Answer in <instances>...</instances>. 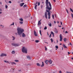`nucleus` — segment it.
Listing matches in <instances>:
<instances>
[{
  "instance_id": "obj_1",
  "label": "nucleus",
  "mask_w": 73,
  "mask_h": 73,
  "mask_svg": "<svg viewBox=\"0 0 73 73\" xmlns=\"http://www.w3.org/2000/svg\"><path fill=\"white\" fill-rule=\"evenodd\" d=\"M46 9L48 10H50L52 9V5L50 2H48V0H46Z\"/></svg>"
},
{
  "instance_id": "obj_2",
  "label": "nucleus",
  "mask_w": 73,
  "mask_h": 73,
  "mask_svg": "<svg viewBox=\"0 0 73 73\" xmlns=\"http://www.w3.org/2000/svg\"><path fill=\"white\" fill-rule=\"evenodd\" d=\"M17 31H18L17 33L19 35H21V34L23 32H24V30L23 29H22L21 28H18L17 29Z\"/></svg>"
},
{
  "instance_id": "obj_3",
  "label": "nucleus",
  "mask_w": 73,
  "mask_h": 73,
  "mask_svg": "<svg viewBox=\"0 0 73 73\" xmlns=\"http://www.w3.org/2000/svg\"><path fill=\"white\" fill-rule=\"evenodd\" d=\"M22 52L23 53H27V48L25 47H23L22 49Z\"/></svg>"
},
{
  "instance_id": "obj_4",
  "label": "nucleus",
  "mask_w": 73,
  "mask_h": 73,
  "mask_svg": "<svg viewBox=\"0 0 73 73\" xmlns=\"http://www.w3.org/2000/svg\"><path fill=\"white\" fill-rule=\"evenodd\" d=\"M46 12H48V19H50V13L49 11H50V10H48L47 9H46Z\"/></svg>"
},
{
  "instance_id": "obj_5",
  "label": "nucleus",
  "mask_w": 73,
  "mask_h": 73,
  "mask_svg": "<svg viewBox=\"0 0 73 73\" xmlns=\"http://www.w3.org/2000/svg\"><path fill=\"white\" fill-rule=\"evenodd\" d=\"M12 45L14 46H20V44L18 43H13L12 44Z\"/></svg>"
},
{
  "instance_id": "obj_6",
  "label": "nucleus",
  "mask_w": 73,
  "mask_h": 73,
  "mask_svg": "<svg viewBox=\"0 0 73 73\" xmlns=\"http://www.w3.org/2000/svg\"><path fill=\"white\" fill-rule=\"evenodd\" d=\"M3 56H7V54L4 53H2L0 55V57H3Z\"/></svg>"
},
{
  "instance_id": "obj_7",
  "label": "nucleus",
  "mask_w": 73,
  "mask_h": 73,
  "mask_svg": "<svg viewBox=\"0 0 73 73\" xmlns=\"http://www.w3.org/2000/svg\"><path fill=\"white\" fill-rule=\"evenodd\" d=\"M60 41H61L62 40V35H61V34H60Z\"/></svg>"
},
{
  "instance_id": "obj_8",
  "label": "nucleus",
  "mask_w": 73,
  "mask_h": 73,
  "mask_svg": "<svg viewBox=\"0 0 73 73\" xmlns=\"http://www.w3.org/2000/svg\"><path fill=\"white\" fill-rule=\"evenodd\" d=\"M45 16L46 19H48V15H47V13H46V12H45Z\"/></svg>"
},
{
  "instance_id": "obj_9",
  "label": "nucleus",
  "mask_w": 73,
  "mask_h": 73,
  "mask_svg": "<svg viewBox=\"0 0 73 73\" xmlns=\"http://www.w3.org/2000/svg\"><path fill=\"white\" fill-rule=\"evenodd\" d=\"M34 35L35 36H37V34L36 33V31L35 30L34 31Z\"/></svg>"
},
{
  "instance_id": "obj_10",
  "label": "nucleus",
  "mask_w": 73,
  "mask_h": 73,
  "mask_svg": "<svg viewBox=\"0 0 73 73\" xmlns=\"http://www.w3.org/2000/svg\"><path fill=\"white\" fill-rule=\"evenodd\" d=\"M48 62L50 64H51L52 63V60H48Z\"/></svg>"
},
{
  "instance_id": "obj_11",
  "label": "nucleus",
  "mask_w": 73,
  "mask_h": 73,
  "mask_svg": "<svg viewBox=\"0 0 73 73\" xmlns=\"http://www.w3.org/2000/svg\"><path fill=\"white\" fill-rule=\"evenodd\" d=\"M24 3H20L19 5L21 7H23V5H24Z\"/></svg>"
},
{
  "instance_id": "obj_12",
  "label": "nucleus",
  "mask_w": 73,
  "mask_h": 73,
  "mask_svg": "<svg viewBox=\"0 0 73 73\" xmlns=\"http://www.w3.org/2000/svg\"><path fill=\"white\" fill-rule=\"evenodd\" d=\"M45 63L46 64H48V62H49V60H46L45 61Z\"/></svg>"
},
{
  "instance_id": "obj_13",
  "label": "nucleus",
  "mask_w": 73,
  "mask_h": 73,
  "mask_svg": "<svg viewBox=\"0 0 73 73\" xmlns=\"http://www.w3.org/2000/svg\"><path fill=\"white\" fill-rule=\"evenodd\" d=\"M41 24V22L40 21H38V25H40Z\"/></svg>"
},
{
  "instance_id": "obj_14",
  "label": "nucleus",
  "mask_w": 73,
  "mask_h": 73,
  "mask_svg": "<svg viewBox=\"0 0 73 73\" xmlns=\"http://www.w3.org/2000/svg\"><path fill=\"white\" fill-rule=\"evenodd\" d=\"M22 36L23 37H25L26 35L25 34H24V33H23V34H22Z\"/></svg>"
},
{
  "instance_id": "obj_15",
  "label": "nucleus",
  "mask_w": 73,
  "mask_h": 73,
  "mask_svg": "<svg viewBox=\"0 0 73 73\" xmlns=\"http://www.w3.org/2000/svg\"><path fill=\"white\" fill-rule=\"evenodd\" d=\"M42 64L41 66V67H43L44 66V62H42Z\"/></svg>"
},
{
  "instance_id": "obj_16",
  "label": "nucleus",
  "mask_w": 73,
  "mask_h": 73,
  "mask_svg": "<svg viewBox=\"0 0 73 73\" xmlns=\"http://www.w3.org/2000/svg\"><path fill=\"white\" fill-rule=\"evenodd\" d=\"M4 62H6V63H9V61L7 60H4Z\"/></svg>"
},
{
  "instance_id": "obj_17",
  "label": "nucleus",
  "mask_w": 73,
  "mask_h": 73,
  "mask_svg": "<svg viewBox=\"0 0 73 73\" xmlns=\"http://www.w3.org/2000/svg\"><path fill=\"white\" fill-rule=\"evenodd\" d=\"M63 46L64 48H67V47H66V46L64 44L63 45Z\"/></svg>"
},
{
  "instance_id": "obj_18",
  "label": "nucleus",
  "mask_w": 73,
  "mask_h": 73,
  "mask_svg": "<svg viewBox=\"0 0 73 73\" xmlns=\"http://www.w3.org/2000/svg\"><path fill=\"white\" fill-rule=\"evenodd\" d=\"M19 20L21 21H23V19L22 18H20L19 19Z\"/></svg>"
},
{
  "instance_id": "obj_19",
  "label": "nucleus",
  "mask_w": 73,
  "mask_h": 73,
  "mask_svg": "<svg viewBox=\"0 0 73 73\" xmlns=\"http://www.w3.org/2000/svg\"><path fill=\"white\" fill-rule=\"evenodd\" d=\"M36 65L37 66H40V64L39 63H37Z\"/></svg>"
},
{
  "instance_id": "obj_20",
  "label": "nucleus",
  "mask_w": 73,
  "mask_h": 73,
  "mask_svg": "<svg viewBox=\"0 0 73 73\" xmlns=\"http://www.w3.org/2000/svg\"><path fill=\"white\" fill-rule=\"evenodd\" d=\"M27 58H29V60H31V57L29 56H27Z\"/></svg>"
},
{
  "instance_id": "obj_21",
  "label": "nucleus",
  "mask_w": 73,
  "mask_h": 73,
  "mask_svg": "<svg viewBox=\"0 0 73 73\" xmlns=\"http://www.w3.org/2000/svg\"><path fill=\"white\" fill-rule=\"evenodd\" d=\"M51 34H52V35H53V37H54V33H53V32L52 31L51 32Z\"/></svg>"
},
{
  "instance_id": "obj_22",
  "label": "nucleus",
  "mask_w": 73,
  "mask_h": 73,
  "mask_svg": "<svg viewBox=\"0 0 73 73\" xmlns=\"http://www.w3.org/2000/svg\"><path fill=\"white\" fill-rule=\"evenodd\" d=\"M20 24H23V22L21 21L19 22Z\"/></svg>"
},
{
  "instance_id": "obj_23",
  "label": "nucleus",
  "mask_w": 73,
  "mask_h": 73,
  "mask_svg": "<svg viewBox=\"0 0 73 73\" xmlns=\"http://www.w3.org/2000/svg\"><path fill=\"white\" fill-rule=\"evenodd\" d=\"M37 5H35V9H37Z\"/></svg>"
},
{
  "instance_id": "obj_24",
  "label": "nucleus",
  "mask_w": 73,
  "mask_h": 73,
  "mask_svg": "<svg viewBox=\"0 0 73 73\" xmlns=\"http://www.w3.org/2000/svg\"><path fill=\"white\" fill-rule=\"evenodd\" d=\"M12 38H13V40H15V37L14 36H13Z\"/></svg>"
},
{
  "instance_id": "obj_25",
  "label": "nucleus",
  "mask_w": 73,
  "mask_h": 73,
  "mask_svg": "<svg viewBox=\"0 0 73 73\" xmlns=\"http://www.w3.org/2000/svg\"><path fill=\"white\" fill-rule=\"evenodd\" d=\"M15 53V52L14 51H13L11 52V53H12V54H14V53Z\"/></svg>"
},
{
  "instance_id": "obj_26",
  "label": "nucleus",
  "mask_w": 73,
  "mask_h": 73,
  "mask_svg": "<svg viewBox=\"0 0 73 73\" xmlns=\"http://www.w3.org/2000/svg\"><path fill=\"white\" fill-rule=\"evenodd\" d=\"M67 40V39L66 38H64V40L65 41V42Z\"/></svg>"
},
{
  "instance_id": "obj_27",
  "label": "nucleus",
  "mask_w": 73,
  "mask_h": 73,
  "mask_svg": "<svg viewBox=\"0 0 73 73\" xmlns=\"http://www.w3.org/2000/svg\"><path fill=\"white\" fill-rule=\"evenodd\" d=\"M11 64H12V65H13V64H15V65L16 64V63L14 62H11Z\"/></svg>"
},
{
  "instance_id": "obj_28",
  "label": "nucleus",
  "mask_w": 73,
  "mask_h": 73,
  "mask_svg": "<svg viewBox=\"0 0 73 73\" xmlns=\"http://www.w3.org/2000/svg\"><path fill=\"white\" fill-rule=\"evenodd\" d=\"M15 24L14 23H13L12 24H11V25H10V26H12V25H14Z\"/></svg>"
},
{
  "instance_id": "obj_29",
  "label": "nucleus",
  "mask_w": 73,
  "mask_h": 73,
  "mask_svg": "<svg viewBox=\"0 0 73 73\" xmlns=\"http://www.w3.org/2000/svg\"><path fill=\"white\" fill-rule=\"evenodd\" d=\"M48 25L49 27H52V24L50 23V24H48Z\"/></svg>"
},
{
  "instance_id": "obj_30",
  "label": "nucleus",
  "mask_w": 73,
  "mask_h": 73,
  "mask_svg": "<svg viewBox=\"0 0 73 73\" xmlns=\"http://www.w3.org/2000/svg\"><path fill=\"white\" fill-rule=\"evenodd\" d=\"M70 11L72 12H73V10L72 9H71V8H70Z\"/></svg>"
},
{
  "instance_id": "obj_31",
  "label": "nucleus",
  "mask_w": 73,
  "mask_h": 73,
  "mask_svg": "<svg viewBox=\"0 0 73 73\" xmlns=\"http://www.w3.org/2000/svg\"><path fill=\"white\" fill-rule=\"evenodd\" d=\"M23 8H25V7H27V5H26V4H25L23 6Z\"/></svg>"
},
{
  "instance_id": "obj_32",
  "label": "nucleus",
  "mask_w": 73,
  "mask_h": 73,
  "mask_svg": "<svg viewBox=\"0 0 73 73\" xmlns=\"http://www.w3.org/2000/svg\"><path fill=\"white\" fill-rule=\"evenodd\" d=\"M39 32H40V34L41 36H42V35H41V31L40 30L39 31Z\"/></svg>"
},
{
  "instance_id": "obj_33",
  "label": "nucleus",
  "mask_w": 73,
  "mask_h": 73,
  "mask_svg": "<svg viewBox=\"0 0 73 73\" xmlns=\"http://www.w3.org/2000/svg\"><path fill=\"white\" fill-rule=\"evenodd\" d=\"M55 48L56 49H58V46H55Z\"/></svg>"
},
{
  "instance_id": "obj_34",
  "label": "nucleus",
  "mask_w": 73,
  "mask_h": 73,
  "mask_svg": "<svg viewBox=\"0 0 73 73\" xmlns=\"http://www.w3.org/2000/svg\"><path fill=\"white\" fill-rule=\"evenodd\" d=\"M47 29V27H45V28H44V29L45 30L46 29Z\"/></svg>"
},
{
  "instance_id": "obj_35",
  "label": "nucleus",
  "mask_w": 73,
  "mask_h": 73,
  "mask_svg": "<svg viewBox=\"0 0 73 73\" xmlns=\"http://www.w3.org/2000/svg\"><path fill=\"white\" fill-rule=\"evenodd\" d=\"M38 3V2L37 1L34 4V5H36V4H37Z\"/></svg>"
},
{
  "instance_id": "obj_36",
  "label": "nucleus",
  "mask_w": 73,
  "mask_h": 73,
  "mask_svg": "<svg viewBox=\"0 0 73 73\" xmlns=\"http://www.w3.org/2000/svg\"><path fill=\"white\" fill-rule=\"evenodd\" d=\"M35 42H39V40H35Z\"/></svg>"
},
{
  "instance_id": "obj_37",
  "label": "nucleus",
  "mask_w": 73,
  "mask_h": 73,
  "mask_svg": "<svg viewBox=\"0 0 73 73\" xmlns=\"http://www.w3.org/2000/svg\"><path fill=\"white\" fill-rule=\"evenodd\" d=\"M50 40L51 41V42H53V39H52V38H51L50 39Z\"/></svg>"
},
{
  "instance_id": "obj_38",
  "label": "nucleus",
  "mask_w": 73,
  "mask_h": 73,
  "mask_svg": "<svg viewBox=\"0 0 73 73\" xmlns=\"http://www.w3.org/2000/svg\"><path fill=\"white\" fill-rule=\"evenodd\" d=\"M52 18L53 19H54V15H52Z\"/></svg>"
},
{
  "instance_id": "obj_39",
  "label": "nucleus",
  "mask_w": 73,
  "mask_h": 73,
  "mask_svg": "<svg viewBox=\"0 0 73 73\" xmlns=\"http://www.w3.org/2000/svg\"><path fill=\"white\" fill-rule=\"evenodd\" d=\"M66 73H72L71 72H68V71H66Z\"/></svg>"
},
{
  "instance_id": "obj_40",
  "label": "nucleus",
  "mask_w": 73,
  "mask_h": 73,
  "mask_svg": "<svg viewBox=\"0 0 73 73\" xmlns=\"http://www.w3.org/2000/svg\"><path fill=\"white\" fill-rule=\"evenodd\" d=\"M45 50H47V48H46V46H45Z\"/></svg>"
},
{
  "instance_id": "obj_41",
  "label": "nucleus",
  "mask_w": 73,
  "mask_h": 73,
  "mask_svg": "<svg viewBox=\"0 0 73 73\" xmlns=\"http://www.w3.org/2000/svg\"><path fill=\"white\" fill-rule=\"evenodd\" d=\"M71 16H72V18H73V14L71 13Z\"/></svg>"
},
{
  "instance_id": "obj_42",
  "label": "nucleus",
  "mask_w": 73,
  "mask_h": 73,
  "mask_svg": "<svg viewBox=\"0 0 73 73\" xmlns=\"http://www.w3.org/2000/svg\"><path fill=\"white\" fill-rule=\"evenodd\" d=\"M40 2H38V5L39 6V5H40Z\"/></svg>"
},
{
  "instance_id": "obj_43",
  "label": "nucleus",
  "mask_w": 73,
  "mask_h": 73,
  "mask_svg": "<svg viewBox=\"0 0 73 73\" xmlns=\"http://www.w3.org/2000/svg\"><path fill=\"white\" fill-rule=\"evenodd\" d=\"M43 7V5H41V9Z\"/></svg>"
},
{
  "instance_id": "obj_44",
  "label": "nucleus",
  "mask_w": 73,
  "mask_h": 73,
  "mask_svg": "<svg viewBox=\"0 0 73 73\" xmlns=\"http://www.w3.org/2000/svg\"><path fill=\"white\" fill-rule=\"evenodd\" d=\"M7 8H8V6H7V5H6L5 6V8L6 9H7Z\"/></svg>"
},
{
  "instance_id": "obj_45",
  "label": "nucleus",
  "mask_w": 73,
  "mask_h": 73,
  "mask_svg": "<svg viewBox=\"0 0 73 73\" xmlns=\"http://www.w3.org/2000/svg\"><path fill=\"white\" fill-rule=\"evenodd\" d=\"M15 62H18L19 61V60H15Z\"/></svg>"
},
{
  "instance_id": "obj_46",
  "label": "nucleus",
  "mask_w": 73,
  "mask_h": 73,
  "mask_svg": "<svg viewBox=\"0 0 73 73\" xmlns=\"http://www.w3.org/2000/svg\"><path fill=\"white\" fill-rule=\"evenodd\" d=\"M9 3H10L11 4V3H12V2H11V1H9Z\"/></svg>"
},
{
  "instance_id": "obj_47",
  "label": "nucleus",
  "mask_w": 73,
  "mask_h": 73,
  "mask_svg": "<svg viewBox=\"0 0 73 73\" xmlns=\"http://www.w3.org/2000/svg\"><path fill=\"white\" fill-rule=\"evenodd\" d=\"M54 32L55 33H57V31H54Z\"/></svg>"
},
{
  "instance_id": "obj_48",
  "label": "nucleus",
  "mask_w": 73,
  "mask_h": 73,
  "mask_svg": "<svg viewBox=\"0 0 73 73\" xmlns=\"http://www.w3.org/2000/svg\"><path fill=\"white\" fill-rule=\"evenodd\" d=\"M49 37L50 38L51 37V34H50V36H49Z\"/></svg>"
},
{
  "instance_id": "obj_49",
  "label": "nucleus",
  "mask_w": 73,
  "mask_h": 73,
  "mask_svg": "<svg viewBox=\"0 0 73 73\" xmlns=\"http://www.w3.org/2000/svg\"><path fill=\"white\" fill-rule=\"evenodd\" d=\"M59 73H62V72H61V71H59Z\"/></svg>"
},
{
  "instance_id": "obj_50",
  "label": "nucleus",
  "mask_w": 73,
  "mask_h": 73,
  "mask_svg": "<svg viewBox=\"0 0 73 73\" xmlns=\"http://www.w3.org/2000/svg\"><path fill=\"white\" fill-rule=\"evenodd\" d=\"M68 55H69V54H70V52H68Z\"/></svg>"
},
{
  "instance_id": "obj_51",
  "label": "nucleus",
  "mask_w": 73,
  "mask_h": 73,
  "mask_svg": "<svg viewBox=\"0 0 73 73\" xmlns=\"http://www.w3.org/2000/svg\"><path fill=\"white\" fill-rule=\"evenodd\" d=\"M60 23H61V25H62V22H60Z\"/></svg>"
},
{
  "instance_id": "obj_52",
  "label": "nucleus",
  "mask_w": 73,
  "mask_h": 73,
  "mask_svg": "<svg viewBox=\"0 0 73 73\" xmlns=\"http://www.w3.org/2000/svg\"><path fill=\"white\" fill-rule=\"evenodd\" d=\"M65 33H68V32H67V31H66Z\"/></svg>"
},
{
  "instance_id": "obj_53",
  "label": "nucleus",
  "mask_w": 73,
  "mask_h": 73,
  "mask_svg": "<svg viewBox=\"0 0 73 73\" xmlns=\"http://www.w3.org/2000/svg\"><path fill=\"white\" fill-rule=\"evenodd\" d=\"M2 9H0V11H2Z\"/></svg>"
},
{
  "instance_id": "obj_54",
  "label": "nucleus",
  "mask_w": 73,
  "mask_h": 73,
  "mask_svg": "<svg viewBox=\"0 0 73 73\" xmlns=\"http://www.w3.org/2000/svg\"><path fill=\"white\" fill-rule=\"evenodd\" d=\"M67 12L68 14H69V12H68V11H67Z\"/></svg>"
},
{
  "instance_id": "obj_55",
  "label": "nucleus",
  "mask_w": 73,
  "mask_h": 73,
  "mask_svg": "<svg viewBox=\"0 0 73 73\" xmlns=\"http://www.w3.org/2000/svg\"><path fill=\"white\" fill-rule=\"evenodd\" d=\"M56 21H54V24H56Z\"/></svg>"
},
{
  "instance_id": "obj_56",
  "label": "nucleus",
  "mask_w": 73,
  "mask_h": 73,
  "mask_svg": "<svg viewBox=\"0 0 73 73\" xmlns=\"http://www.w3.org/2000/svg\"><path fill=\"white\" fill-rule=\"evenodd\" d=\"M21 70H19V72H21Z\"/></svg>"
},
{
  "instance_id": "obj_57",
  "label": "nucleus",
  "mask_w": 73,
  "mask_h": 73,
  "mask_svg": "<svg viewBox=\"0 0 73 73\" xmlns=\"http://www.w3.org/2000/svg\"><path fill=\"white\" fill-rule=\"evenodd\" d=\"M2 13V12H0V14H1Z\"/></svg>"
},
{
  "instance_id": "obj_58",
  "label": "nucleus",
  "mask_w": 73,
  "mask_h": 73,
  "mask_svg": "<svg viewBox=\"0 0 73 73\" xmlns=\"http://www.w3.org/2000/svg\"><path fill=\"white\" fill-rule=\"evenodd\" d=\"M1 4H2V2H1L0 3Z\"/></svg>"
},
{
  "instance_id": "obj_59",
  "label": "nucleus",
  "mask_w": 73,
  "mask_h": 73,
  "mask_svg": "<svg viewBox=\"0 0 73 73\" xmlns=\"http://www.w3.org/2000/svg\"><path fill=\"white\" fill-rule=\"evenodd\" d=\"M66 12H67V11H68V9H66Z\"/></svg>"
},
{
  "instance_id": "obj_60",
  "label": "nucleus",
  "mask_w": 73,
  "mask_h": 73,
  "mask_svg": "<svg viewBox=\"0 0 73 73\" xmlns=\"http://www.w3.org/2000/svg\"><path fill=\"white\" fill-rule=\"evenodd\" d=\"M54 2H56V0H54Z\"/></svg>"
},
{
  "instance_id": "obj_61",
  "label": "nucleus",
  "mask_w": 73,
  "mask_h": 73,
  "mask_svg": "<svg viewBox=\"0 0 73 73\" xmlns=\"http://www.w3.org/2000/svg\"><path fill=\"white\" fill-rule=\"evenodd\" d=\"M57 23L58 24V23H59V21H57Z\"/></svg>"
},
{
  "instance_id": "obj_62",
  "label": "nucleus",
  "mask_w": 73,
  "mask_h": 73,
  "mask_svg": "<svg viewBox=\"0 0 73 73\" xmlns=\"http://www.w3.org/2000/svg\"><path fill=\"white\" fill-rule=\"evenodd\" d=\"M71 59H72V60H73V58H71Z\"/></svg>"
},
{
  "instance_id": "obj_63",
  "label": "nucleus",
  "mask_w": 73,
  "mask_h": 73,
  "mask_svg": "<svg viewBox=\"0 0 73 73\" xmlns=\"http://www.w3.org/2000/svg\"><path fill=\"white\" fill-rule=\"evenodd\" d=\"M70 45H72V44L71 43H70Z\"/></svg>"
},
{
  "instance_id": "obj_64",
  "label": "nucleus",
  "mask_w": 73,
  "mask_h": 73,
  "mask_svg": "<svg viewBox=\"0 0 73 73\" xmlns=\"http://www.w3.org/2000/svg\"><path fill=\"white\" fill-rule=\"evenodd\" d=\"M54 16H55V17H56V15L55 14H54Z\"/></svg>"
}]
</instances>
